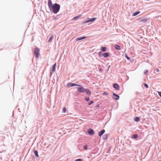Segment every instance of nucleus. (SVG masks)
<instances>
[{
	"label": "nucleus",
	"mask_w": 161,
	"mask_h": 161,
	"mask_svg": "<svg viewBox=\"0 0 161 161\" xmlns=\"http://www.w3.org/2000/svg\"><path fill=\"white\" fill-rule=\"evenodd\" d=\"M60 8L59 4L57 3L53 4V6L49 8L50 12L56 14L59 11Z\"/></svg>",
	"instance_id": "f257e3e1"
},
{
	"label": "nucleus",
	"mask_w": 161,
	"mask_h": 161,
	"mask_svg": "<svg viewBox=\"0 0 161 161\" xmlns=\"http://www.w3.org/2000/svg\"><path fill=\"white\" fill-rule=\"evenodd\" d=\"M86 38V36L80 37H78L76 38V40L77 41H79L82 39H84Z\"/></svg>",
	"instance_id": "ddd939ff"
},
{
	"label": "nucleus",
	"mask_w": 161,
	"mask_h": 161,
	"mask_svg": "<svg viewBox=\"0 0 161 161\" xmlns=\"http://www.w3.org/2000/svg\"><path fill=\"white\" fill-rule=\"evenodd\" d=\"M103 94L104 95H108V92H104V93H103Z\"/></svg>",
	"instance_id": "a878e982"
},
{
	"label": "nucleus",
	"mask_w": 161,
	"mask_h": 161,
	"mask_svg": "<svg viewBox=\"0 0 161 161\" xmlns=\"http://www.w3.org/2000/svg\"><path fill=\"white\" fill-rule=\"evenodd\" d=\"M88 133L91 135H94V130L91 129H89V130L87 131Z\"/></svg>",
	"instance_id": "0eeeda50"
},
{
	"label": "nucleus",
	"mask_w": 161,
	"mask_h": 161,
	"mask_svg": "<svg viewBox=\"0 0 161 161\" xmlns=\"http://www.w3.org/2000/svg\"><path fill=\"white\" fill-rule=\"evenodd\" d=\"M53 4L52 3V1L51 0H49L48 2V5L49 8L51 7V6H53Z\"/></svg>",
	"instance_id": "9b49d317"
},
{
	"label": "nucleus",
	"mask_w": 161,
	"mask_h": 161,
	"mask_svg": "<svg viewBox=\"0 0 161 161\" xmlns=\"http://www.w3.org/2000/svg\"><path fill=\"white\" fill-rule=\"evenodd\" d=\"M85 92H86V93L88 94H89V95H91V92L90 91V90H89V89H85Z\"/></svg>",
	"instance_id": "4468645a"
},
{
	"label": "nucleus",
	"mask_w": 161,
	"mask_h": 161,
	"mask_svg": "<svg viewBox=\"0 0 161 161\" xmlns=\"http://www.w3.org/2000/svg\"><path fill=\"white\" fill-rule=\"evenodd\" d=\"M134 120L136 122H138L140 120L139 118L137 117H135L134 119Z\"/></svg>",
	"instance_id": "6ab92c4d"
},
{
	"label": "nucleus",
	"mask_w": 161,
	"mask_h": 161,
	"mask_svg": "<svg viewBox=\"0 0 161 161\" xmlns=\"http://www.w3.org/2000/svg\"><path fill=\"white\" fill-rule=\"evenodd\" d=\"M113 86L117 90H119V86L117 84H114L113 85Z\"/></svg>",
	"instance_id": "9d476101"
},
{
	"label": "nucleus",
	"mask_w": 161,
	"mask_h": 161,
	"mask_svg": "<svg viewBox=\"0 0 161 161\" xmlns=\"http://www.w3.org/2000/svg\"><path fill=\"white\" fill-rule=\"evenodd\" d=\"M156 70L158 72L159 71V70L158 69H156Z\"/></svg>",
	"instance_id": "f704fd0d"
},
{
	"label": "nucleus",
	"mask_w": 161,
	"mask_h": 161,
	"mask_svg": "<svg viewBox=\"0 0 161 161\" xmlns=\"http://www.w3.org/2000/svg\"><path fill=\"white\" fill-rule=\"evenodd\" d=\"M105 132V130L104 129L102 130L98 133V136H101Z\"/></svg>",
	"instance_id": "f8f14e48"
},
{
	"label": "nucleus",
	"mask_w": 161,
	"mask_h": 161,
	"mask_svg": "<svg viewBox=\"0 0 161 161\" xmlns=\"http://www.w3.org/2000/svg\"><path fill=\"white\" fill-rule=\"evenodd\" d=\"M94 102L93 101H90L89 103H88V105H90L91 104H92Z\"/></svg>",
	"instance_id": "5701e85b"
},
{
	"label": "nucleus",
	"mask_w": 161,
	"mask_h": 161,
	"mask_svg": "<svg viewBox=\"0 0 161 161\" xmlns=\"http://www.w3.org/2000/svg\"><path fill=\"white\" fill-rule=\"evenodd\" d=\"M66 108L65 107H64L63 109V112L64 113H65L66 112Z\"/></svg>",
	"instance_id": "c85d7f7f"
},
{
	"label": "nucleus",
	"mask_w": 161,
	"mask_h": 161,
	"mask_svg": "<svg viewBox=\"0 0 161 161\" xmlns=\"http://www.w3.org/2000/svg\"><path fill=\"white\" fill-rule=\"evenodd\" d=\"M161 18V16H160Z\"/></svg>",
	"instance_id": "c9c22d12"
},
{
	"label": "nucleus",
	"mask_w": 161,
	"mask_h": 161,
	"mask_svg": "<svg viewBox=\"0 0 161 161\" xmlns=\"http://www.w3.org/2000/svg\"><path fill=\"white\" fill-rule=\"evenodd\" d=\"M103 56L104 57L107 58L109 56V53H104L103 54Z\"/></svg>",
	"instance_id": "2eb2a0df"
},
{
	"label": "nucleus",
	"mask_w": 161,
	"mask_h": 161,
	"mask_svg": "<svg viewBox=\"0 0 161 161\" xmlns=\"http://www.w3.org/2000/svg\"><path fill=\"white\" fill-rule=\"evenodd\" d=\"M75 86H80V85L75 84L73 83H69L68 84V86L69 87H71Z\"/></svg>",
	"instance_id": "423d86ee"
},
{
	"label": "nucleus",
	"mask_w": 161,
	"mask_h": 161,
	"mask_svg": "<svg viewBox=\"0 0 161 161\" xmlns=\"http://www.w3.org/2000/svg\"><path fill=\"white\" fill-rule=\"evenodd\" d=\"M75 161H81V159H76Z\"/></svg>",
	"instance_id": "2f4dec72"
},
{
	"label": "nucleus",
	"mask_w": 161,
	"mask_h": 161,
	"mask_svg": "<svg viewBox=\"0 0 161 161\" xmlns=\"http://www.w3.org/2000/svg\"><path fill=\"white\" fill-rule=\"evenodd\" d=\"M79 87L77 88V90L78 92H85V89L81 86V85L78 86Z\"/></svg>",
	"instance_id": "20e7f679"
},
{
	"label": "nucleus",
	"mask_w": 161,
	"mask_h": 161,
	"mask_svg": "<svg viewBox=\"0 0 161 161\" xmlns=\"http://www.w3.org/2000/svg\"><path fill=\"white\" fill-rule=\"evenodd\" d=\"M138 137V136L137 134L133 135L132 136V138L133 139H136Z\"/></svg>",
	"instance_id": "a211bd4d"
},
{
	"label": "nucleus",
	"mask_w": 161,
	"mask_h": 161,
	"mask_svg": "<svg viewBox=\"0 0 161 161\" xmlns=\"http://www.w3.org/2000/svg\"><path fill=\"white\" fill-rule=\"evenodd\" d=\"M85 99L86 101L88 102L90 100V98L89 97H86Z\"/></svg>",
	"instance_id": "b1692460"
},
{
	"label": "nucleus",
	"mask_w": 161,
	"mask_h": 161,
	"mask_svg": "<svg viewBox=\"0 0 161 161\" xmlns=\"http://www.w3.org/2000/svg\"><path fill=\"white\" fill-rule=\"evenodd\" d=\"M144 86L145 87H146V88H148V85H147V84H146V83L144 84Z\"/></svg>",
	"instance_id": "cd10ccee"
},
{
	"label": "nucleus",
	"mask_w": 161,
	"mask_h": 161,
	"mask_svg": "<svg viewBox=\"0 0 161 161\" xmlns=\"http://www.w3.org/2000/svg\"><path fill=\"white\" fill-rule=\"evenodd\" d=\"M80 15L74 17L73 19L74 20H77L78 18H79L80 17Z\"/></svg>",
	"instance_id": "aec40b11"
},
{
	"label": "nucleus",
	"mask_w": 161,
	"mask_h": 161,
	"mask_svg": "<svg viewBox=\"0 0 161 161\" xmlns=\"http://www.w3.org/2000/svg\"><path fill=\"white\" fill-rule=\"evenodd\" d=\"M125 57L128 60H130V58L127 55H125Z\"/></svg>",
	"instance_id": "bb28decb"
},
{
	"label": "nucleus",
	"mask_w": 161,
	"mask_h": 161,
	"mask_svg": "<svg viewBox=\"0 0 161 161\" xmlns=\"http://www.w3.org/2000/svg\"><path fill=\"white\" fill-rule=\"evenodd\" d=\"M34 153L36 156L38 157V152L36 150H35L34 151Z\"/></svg>",
	"instance_id": "4be33fe9"
},
{
	"label": "nucleus",
	"mask_w": 161,
	"mask_h": 161,
	"mask_svg": "<svg viewBox=\"0 0 161 161\" xmlns=\"http://www.w3.org/2000/svg\"><path fill=\"white\" fill-rule=\"evenodd\" d=\"M115 48L118 50H119L120 49V47L119 46L117 45H115Z\"/></svg>",
	"instance_id": "f3484780"
},
{
	"label": "nucleus",
	"mask_w": 161,
	"mask_h": 161,
	"mask_svg": "<svg viewBox=\"0 0 161 161\" xmlns=\"http://www.w3.org/2000/svg\"><path fill=\"white\" fill-rule=\"evenodd\" d=\"M102 52H99V53H98L99 55H100L102 54Z\"/></svg>",
	"instance_id": "473e14b6"
},
{
	"label": "nucleus",
	"mask_w": 161,
	"mask_h": 161,
	"mask_svg": "<svg viewBox=\"0 0 161 161\" xmlns=\"http://www.w3.org/2000/svg\"><path fill=\"white\" fill-rule=\"evenodd\" d=\"M99 70L100 72H102V71H103V69H99Z\"/></svg>",
	"instance_id": "72a5a7b5"
},
{
	"label": "nucleus",
	"mask_w": 161,
	"mask_h": 161,
	"mask_svg": "<svg viewBox=\"0 0 161 161\" xmlns=\"http://www.w3.org/2000/svg\"><path fill=\"white\" fill-rule=\"evenodd\" d=\"M53 34H50L49 36L48 37V38H49L48 42H51L53 40Z\"/></svg>",
	"instance_id": "1a4fd4ad"
},
{
	"label": "nucleus",
	"mask_w": 161,
	"mask_h": 161,
	"mask_svg": "<svg viewBox=\"0 0 161 161\" xmlns=\"http://www.w3.org/2000/svg\"><path fill=\"white\" fill-rule=\"evenodd\" d=\"M101 50L103 52H105L106 50V48L105 47H102L101 48Z\"/></svg>",
	"instance_id": "412c9836"
},
{
	"label": "nucleus",
	"mask_w": 161,
	"mask_h": 161,
	"mask_svg": "<svg viewBox=\"0 0 161 161\" xmlns=\"http://www.w3.org/2000/svg\"><path fill=\"white\" fill-rule=\"evenodd\" d=\"M39 49L38 48H35L34 49V53L35 56L37 58H39Z\"/></svg>",
	"instance_id": "f03ea898"
},
{
	"label": "nucleus",
	"mask_w": 161,
	"mask_h": 161,
	"mask_svg": "<svg viewBox=\"0 0 161 161\" xmlns=\"http://www.w3.org/2000/svg\"><path fill=\"white\" fill-rule=\"evenodd\" d=\"M113 95L114 96L113 98L116 100H118L119 98V96L118 95L116 94L115 93H113Z\"/></svg>",
	"instance_id": "6e6552de"
},
{
	"label": "nucleus",
	"mask_w": 161,
	"mask_h": 161,
	"mask_svg": "<svg viewBox=\"0 0 161 161\" xmlns=\"http://www.w3.org/2000/svg\"><path fill=\"white\" fill-rule=\"evenodd\" d=\"M96 19V18H93L91 19L88 18L87 20H86L85 22V23H87L90 22H93Z\"/></svg>",
	"instance_id": "39448f33"
},
{
	"label": "nucleus",
	"mask_w": 161,
	"mask_h": 161,
	"mask_svg": "<svg viewBox=\"0 0 161 161\" xmlns=\"http://www.w3.org/2000/svg\"><path fill=\"white\" fill-rule=\"evenodd\" d=\"M56 66V63H55L54 64H53L52 66L51 67L50 69V75H52L54 72L55 71V67Z\"/></svg>",
	"instance_id": "7ed1b4c3"
},
{
	"label": "nucleus",
	"mask_w": 161,
	"mask_h": 161,
	"mask_svg": "<svg viewBox=\"0 0 161 161\" xmlns=\"http://www.w3.org/2000/svg\"><path fill=\"white\" fill-rule=\"evenodd\" d=\"M87 145H85L83 146V148L85 150H86L87 149Z\"/></svg>",
	"instance_id": "393cba45"
},
{
	"label": "nucleus",
	"mask_w": 161,
	"mask_h": 161,
	"mask_svg": "<svg viewBox=\"0 0 161 161\" xmlns=\"http://www.w3.org/2000/svg\"><path fill=\"white\" fill-rule=\"evenodd\" d=\"M158 94L161 97V92H158Z\"/></svg>",
	"instance_id": "7c9ffc66"
},
{
	"label": "nucleus",
	"mask_w": 161,
	"mask_h": 161,
	"mask_svg": "<svg viewBox=\"0 0 161 161\" xmlns=\"http://www.w3.org/2000/svg\"><path fill=\"white\" fill-rule=\"evenodd\" d=\"M140 13V11H137V12H136L135 13H134L133 14H132V16H135L136 15H137V14H139Z\"/></svg>",
	"instance_id": "dca6fc26"
},
{
	"label": "nucleus",
	"mask_w": 161,
	"mask_h": 161,
	"mask_svg": "<svg viewBox=\"0 0 161 161\" xmlns=\"http://www.w3.org/2000/svg\"><path fill=\"white\" fill-rule=\"evenodd\" d=\"M148 72V70H145L144 72V74H146Z\"/></svg>",
	"instance_id": "c756f323"
}]
</instances>
